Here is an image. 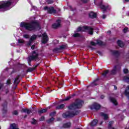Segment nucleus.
Segmentation results:
<instances>
[{
  "mask_svg": "<svg viewBox=\"0 0 129 129\" xmlns=\"http://www.w3.org/2000/svg\"><path fill=\"white\" fill-rule=\"evenodd\" d=\"M108 73V70H107V71H105V72H104V73L103 74V75L105 76V75H106V74H107Z\"/></svg>",
  "mask_w": 129,
  "mask_h": 129,
  "instance_id": "obj_43",
  "label": "nucleus"
},
{
  "mask_svg": "<svg viewBox=\"0 0 129 129\" xmlns=\"http://www.w3.org/2000/svg\"><path fill=\"white\" fill-rule=\"evenodd\" d=\"M67 48V45H62L59 46L58 48H55L53 50V52L55 53H59L62 52V50H64V49Z\"/></svg>",
  "mask_w": 129,
  "mask_h": 129,
  "instance_id": "obj_6",
  "label": "nucleus"
},
{
  "mask_svg": "<svg viewBox=\"0 0 129 129\" xmlns=\"http://www.w3.org/2000/svg\"><path fill=\"white\" fill-rule=\"evenodd\" d=\"M117 71H119V67L115 66L111 71V74L114 75V74H116Z\"/></svg>",
  "mask_w": 129,
  "mask_h": 129,
  "instance_id": "obj_12",
  "label": "nucleus"
},
{
  "mask_svg": "<svg viewBox=\"0 0 129 129\" xmlns=\"http://www.w3.org/2000/svg\"><path fill=\"white\" fill-rule=\"evenodd\" d=\"M10 129H19V127L16 123H13L10 125Z\"/></svg>",
  "mask_w": 129,
  "mask_h": 129,
  "instance_id": "obj_20",
  "label": "nucleus"
},
{
  "mask_svg": "<svg viewBox=\"0 0 129 129\" xmlns=\"http://www.w3.org/2000/svg\"><path fill=\"white\" fill-rule=\"evenodd\" d=\"M27 117V116H25L24 117Z\"/></svg>",
  "mask_w": 129,
  "mask_h": 129,
  "instance_id": "obj_61",
  "label": "nucleus"
},
{
  "mask_svg": "<svg viewBox=\"0 0 129 129\" xmlns=\"http://www.w3.org/2000/svg\"><path fill=\"white\" fill-rule=\"evenodd\" d=\"M57 121L61 120V118H57Z\"/></svg>",
  "mask_w": 129,
  "mask_h": 129,
  "instance_id": "obj_51",
  "label": "nucleus"
},
{
  "mask_svg": "<svg viewBox=\"0 0 129 129\" xmlns=\"http://www.w3.org/2000/svg\"><path fill=\"white\" fill-rule=\"evenodd\" d=\"M3 86H4V84H0V89H2V88L3 87Z\"/></svg>",
  "mask_w": 129,
  "mask_h": 129,
  "instance_id": "obj_49",
  "label": "nucleus"
},
{
  "mask_svg": "<svg viewBox=\"0 0 129 129\" xmlns=\"http://www.w3.org/2000/svg\"><path fill=\"white\" fill-rule=\"evenodd\" d=\"M32 123L33 124H36V123H37V120H36L35 119H33V121L32 122Z\"/></svg>",
  "mask_w": 129,
  "mask_h": 129,
  "instance_id": "obj_41",
  "label": "nucleus"
},
{
  "mask_svg": "<svg viewBox=\"0 0 129 129\" xmlns=\"http://www.w3.org/2000/svg\"><path fill=\"white\" fill-rule=\"evenodd\" d=\"M78 113H79L78 111H76L75 112L67 111L62 114V117H64V118H67V117H73V116H75V115H77Z\"/></svg>",
  "mask_w": 129,
  "mask_h": 129,
  "instance_id": "obj_5",
  "label": "nucleus"
},
{
  "mask_svg": "<svg viewBox=\"0 0 129 129\" xmlns=\"http://www.w3.org/2000/svg\"><path fill=\"white\" fill-rule=\"evenodd\" d=\"M55 118H54V117H52L51 118L49 119L48 121H47V123H51V122H52V121H53V120H54Z\"/></svg>",
  "mask_w": 129,
  "mask_h": 129,
  "instance_id": "obj_31",
  "label": "nucleus"
},
{
  "mask_svg": "<svg viewBox=\"0 0 129 129\" xmlns=\"http://www.w3.org/2000/svg\"><path fill=\"white\" fill-rule=\"evenodd\" d=\"M44 11H47L48 14H56V10L54 9V7H45L43 8Z\"/></svg>",
  "mask_w": 129,
  "mask_h": 129,
  "instance_id": "obj_7",
  "label": "nucleus"
},
{
  "mask_svg": "<svg viewBox=\"0 0 129 129\" xmlns=\"http://www.w3.org/2000/svg\"><path fill=\"white\" fill-rule=\"evenodd\" d=\"M24 43H25V40H24V39L21 38L18 39V45L19 46H22Z\"/></svg>",
  "mask_w": 129,
  "mask_h": 129,
  "instance_id": "obj_19",
  "label": "nucleus"
},
{
  "mask_svg": "<svg viewBox=\"0 0 129 129\" xmlns=\"http://www.w3.org/2000/svg\"><path fill=\"white\" fill-rule=\"evenodd\" d=\"M100 107L101 106L99 105V104L95 103L91 106V109H96V110H98V109H100Z\"/></svg>",
  "mask_w": 129,
  "mask_h": 129,
  "instance_id": "obj_11",
  "label": "nucleus"
},
{
  "mask_svg": "<svg viewBox=\"0 0 129 129\" xmlns=\"http://www.w3.org/2000/svg\"><path fill=\"white\" fill-rule=\"evenodd\" d=\"M38 53L36 51H33L32 56L29 57V60L32 61V60H38Z\"/></svg>",
  "mask_w": 129,
  "mask_h": 129,
  "instance_id": "obj_8",
  "label": "nucleus"
},
{
  "mask_svg": "<svg viewBox=\"0 0 129 129\" xmlns=\"http://www.w3.org/2000/svg\"><path fill=\"white\" fill-rule=\"evenodd\" d=\"M6 84L7 85H11V84H12V81L11 80V79H8L6 82Z\"/></svg>",
  "mask_w": 129,
  "mask_h": 129,
  "instance_id": "obj_32",
  "label": "nucleus"
},
{
  "mask_svg": "<svg viewBox=\"0 0 129 129\" xmlns=\"http://www.w3.org/2000/svg\"><path fill=\"white\" fill-rule=\"evenodd\" d=\"M96 13H94V12H91L89 14V17L90 18H91V19H95V18H96Z\"/></svg>",
  "mask_w": 129,
  "mask_h": 129,
  "instance_id": "obj_15",
  "label": "nucleus"
},
{
  "mask_svg": "<svg viewBox=\"0 0 129 129\" xmlns=\"http://www.w3.org/2000/svg\"><path fill=\"white\" fill-rule=\"evenodd\" d=\"M24 38H25L26 39H28L29 38V35L28 34H25L23 36Z\"/></svg>",
  "mask_w": 129,
  "mask_h": 129,
  "instance_id": "obj_45",
  "label": "nucleus"
},
{
  "mask_svg": "<svg viewBox=\"0 0 129 129\" xmlns=\"http://www.w3.org/2000/svg\"><path fill=\"white\" fill-rule=\"evenodd\" d=\"M107 33L109 34H111V31H107Z\"/></svg>",
  "mask_w": 129,
  "mask_h": 129,
  "instance_id": "obj_53",
  "label": "nucleus"
},
{
  "mask_svg": "<svg viewBox=\"0 0 129 129\" xmlns=\"http://www.w3.org/2000/svg\"><path fill=\"white\" fill-rule=\"evenodd\" d=\"M117 44L118 46H119L121 48H122V47H123V46H124V44H123L122 41H121L120 40H118L117 42Z\"/></svg>",
  "mask_w": 129,
  "mask_h": 129,
  "instance_id": "obj_21",
  "label": "nucleus"
},
{
  "mask_svg": "<svg viewBox=\"0 0 129 129\" xmlns=\"http://www.w3.org/2000/svg\"><path fill=\"white\" fill-rule=\"evenodd\" d=\"M64 107H65V105L62 104L59 106H56V109H62V108H64Z\"/></svg>",
  "mask_w": 129,
  "mask_h": 129,
  "instance_id": "obj_26",
  "label": "nucleus"
},
{
  "mask_svg": "<svg viewBox=\"0 0 129 129\" xmlns=\"http://www.w3.org/2000/svg\"><path fill=\"white\" fill-rule=\"evenodd\" d=\"M88 31L90 35H93V28L88 26L79 27L77 30V32H85Z\"/></svg>",
  "mask_w": 129,
  "mask_h": 129,
  "instance_id": "obj_3",
  "label": "nucleus"
},
{
  "mask_svg": "<svg viewBox=\"0 0 129 129\" xmlns=\"http://www.w3.org/2000/svg\"><path fill=\"white\" fill-rule=\"evenodd\" d=\"M97 44H98V45H101L103 44V42L100 40H97Z\"/></svg>",
  "mask_w": 129,
  "mask_h": 129,
  "instance_id": "obj_35",
  "label": "nucleus"
},
{
  "mask_svg": "<svg viewBox=\"0 0 129 129\" xmlns=\"http://www.w3.org/2000/svg\"><path fill=\"white\" fill-rule=\"evenodd\" d=\"M45 119V117L44 116H42L41 118L40 119V121H42Z\"/></svg>",
  "mask_w": 129,
  "mask_h": 129,
  "instance_id": "obj_46",
  "label": "nucleus"
},
{
  "mask_svg": "<svg viewBox=\"0 0 129 129\" xmlns=\"http://www.w3.org/2000/svg\"><path fill=\"white\" fill-rule=\"evenodd\" d=\"M104 97V95H102V96H101V98H103Z\"/></svg>",
  "mask_w": 129,
  "mask_h": 129,
  "instance_id": "obj_55",
  "label": "nucleus"
},
{
  "mask_svg": "<svg viewBox=\"0 0 129 129\" xmlns=\"http://www.w3.org/2000/svg\"><path fill=\"white\" fill-rule=\"evenodd\" d=\"M47 109H43L38 111L39 113H44V112H47Z\"/></svg>",
  "mask_w": 129,
  "mask_h": 129,
  "instance_id": "obj_28",
  "label": "nucleus"
},
{
  "mask_svg": "<svg viewBox=\"0 0 129 129\" xmlns=\"http://www.w3.org/2000/svg\"><path fill=\"white\" fill-rule=\"evenodd\" d=\"M9 93V90H6V93Z\"/></svg>",
  "mask_w": 129,
  "mask_h": 129,
  "instance_id": "obj_57",
  "label": "nucleus"
},
{
  "mask_svg": "<svg viewBox=\"0 0 129 129\" xmlns=\"http://www.w3.org/2000/svg\"><path fill=\"white\" fill-rule=\"evenodd\" d=\"M128 30V28L127 27H125L123 29V33H126L127 32V30Z\"/></svg>",
  "mask_w": 129,
  "mask_h": 129,
  "instance_id": "obj_38",
  "label": "nucleus"
},
{
  "mask_svg": "<svg viewBox=\"0 0 129 129\" xmlns=\"http://www.w3.org/2000/svg\"><path fill=\"white\" fill-rule=\"evenodd\" d=\"M124 94L126 96L128 97L129 96V86H127L126 89L125 90Z\"/></svg>",
  "mask_w": 129,
  "mask_h": 129,
  "instance_id": "obj_22",
  "label": "nucleus"
},
{
  "mask_svg": "<svg viewBox=\"0 0 129 129\" xmlns=\"http://www.w3.org/2000/svg\"><path fill=\"white\" fill-rule=\"evenodd\" d=\"M49 39L48 38V35L46 33L42 34V40L41 41L42 44H46L48 42Z\"/></svg>",
  "mask_w": 129,
  "mask_h": 129,
  "instance_id": "obj_10",
  "label": "nucleus"
},
{
  "mask_svg": "<svg viewBox=\"0 0 129 129\" xmlns=\"http://www.w3.org/2000/svg\"><path fill=\"white\" fill-rule=\"evenodd\" d=\"M91 45H92V46H96V43H95L94 42L91 41Z\"/></svg>",
  "mask_w": 129,
  "mask_h": 129,
  "instance_id": "obj_42",
  "label": "nucleus"
},
{
  "mask_svg": "<svg viewBox=\"0 0 129 129\" xmlns=\"http://www.w3.org/2000/svg\"><path fill=\"white\" fill-rule=\"evenodd\" d=\"M97 119H95L90 123V124L91 126H95V125H96V124H97Z\"/></svg>",
  "mask_w": 129,
  "mask_h": 129,
  "instance_id": "obj_18",
  "label": "nucleus"
},
{
  "mask_svg": "<svg viewBox=\"0 0 129 129\" xmlns=\"http://www.w3.org/2000/svg\"><path fill=\"white\" fill-rule=\"evenodd\" d=\"M97 79H96V80L94 81V83H92V86H96V85H97V84L96 83H95L97 81Z\"/></svg>",
  "mask_w": 129,
  "mask_h": 129,
  "instance_id": "obj_37",
  "label": "nucleus"
},
{
  "mask_svg": "<svg viewBox=\"0 0 129 129\" xmlns=\"http://www.w3.org/2000/svg\"><path fill=\"white\" fill-rule=\"evenodd\" d=\"M123 73L125 74H126V73H128V70L126 69H124L123 70Z\"/></svg>",
  "mask_w": 129,
  "mask_h": 129,
  "instance_id": "obj_40",
  "label": "nucleus"
},
{
  "mask_svg": "<svg viewBox=\"0 0 129 129\" xmlns=\"http://www.w3.org/2000/svg\"><path fill=\"white\" fill-rule=\"evenodd\" d=\"M106 18V15H103L102 16V18L103 19H105Z\"/></svg>",
  "mask_w": 129,
  "mask_h": 129,
  "instance_id": "obj_50",
  "label": "nucleus"
},
{
  "mask_svg": "<svg viewBox=\"0 0 129 129\" xmlns=\"http://www.w3.org/2000/svg\"><path fill=\"white\" fill-rule=\"evenodd\" d=\"M46 2L48 4V5H51V4H53V3H54V1L52 0H47Z\"/></svg>",
  "mask_w": 129,
  "mask_h": 129,
  "instance_id": "obj_33",
  "label": "nucleus"
},
{
  "mask_svg": "<svg viewBox=\"0 0 129 129\" xmlns=\"http://www.w3.org/2000/svg\"><path fill=\"white\" fill-rule=\"evenodd\" d=\"M0 100H1V98H0Z\"/></svg>",
  "mask_w": 129,
  "mask_h": 129,
  "instance_id": "obj_63",
  "label": "nucleus"
},
{
  "mask_svg": "<svg viewBox=\"0 0 129 129\" xmlns=\"http://www.w3.org/2000/svg\"><path fill=\"white\" fill-rule=\"evenodd\" d=\"M31 49H32V50H34V49H35V45H32V46H31Z\"/></svg>",
  "mask_w": 129,
  "mask_h": 129,
  "instance_id": "obj_48",
  "label": "nucleus"
},
{
  "mask_svg": "<svg viewBox=\"0 0 129 129\" xmlns=\"http://www.w3.org/2000/svg\"><path fill=\"white\" fill-rule=\"evenodd\" d=\"M110 100L112 102V103H114L115 105H117V102L116 101V100L114 99V98H110Z\"/></svg>",
  "mask_w": 129,
  "mask_h": 129,
  "instance_id": "obj_24",
  "label": "nucleus"
},
{
  "mask_svg": "<svg viewBox=\"0 0 129 129\" xmlns=\"http://www.w3.org/2000/svg\"><path fill=\"white\" fill-rule=\"evenodd\" d=\"M69 8L71 9V10L73 11V10H72V7L69 6Z\"/></svg>",
  "mask_w": 129,
  "mask_h": 129,
  "instance_id": "obj_52",
  "label": "nucleus"
},
{
  "mask_svg": "<svg viewBox=\"0 0 129 129\" xmlns=\"http://www.w3.org/2000/svg\"><path fill=\"white\" fill-rule=\"evenodd\" d=\"M112 53L113 54V55H119V52L116 50L112 51Z\"/></svg>",
  "mask_w": 129,
  "mask_h": 129,
  "instance_id": "obj_27",
  "label": "nucleus"
},
{
  "mask_svg": "<svg viewBox=\"0 0 129 129\" xmlns=\"http://www.w3.org/2000/svg\"><path fill=\"white\" fill-rule=\"evenodd\" d=\"M100 115L102 116V117H103L104 119L105 120H106L108 118V114H105L103 112H101L100 113Z\"/></svg>",
  "mask_w": 129,
  "mask_h": 129,
  "instance_id": "obj_14",
  "label": "nucleus"
},
{
  "mask_svg": "<svg viewBox=\"0 0 129 129\" xmlns=\"http://www.w3.org/2000/svg\"><path fill=\"white\" fill-rule=\"evenodd\" d=\"M55 114H56V112H55V111H53L50 113V116H54Z\"/></svg>",
  "mask_w": 129,
  "mask_h": 129,
  "instance_id": "obj_39",
  "label": "nucleus"
},
{
  "mask_svg": "<svg viewBox=\"0 0 129 129\" xmlns=\"http://www.w3.org/2000/svg\"><path fill=\"white\" fill-rule=\"evenodd\" d=\"M82 2L85 4H86V3L88 2V0H82Z\"/></svg>",
  "mask_w": 129,
  "mask_h": 129,
  "instance_id": "obj_47",
  "label": "nucleus"
},
{
  "mask_svg": "<svg viewBox=\"0 0 129 129\" xmlns=\"http://www.w3.org/2000/svg\"><path fill=\"white\" fill-rule=\"evenodd\" d=\"M102 123V122L101 123V124Z\"/></svg>",
  "mask_w": 129,
  "mask_h": 129,
  "instance_id": "obj_62",
  "label": "nucleus"
},
{
  "mask_svg": "<svg viewBox=\"0 0 129 129\" xmlns=\"http://www.w3.org/2000/svg\"><path fill=\"white\" fill-rule=\"evenodd\" d=\"M124 2H125L127 3V2H129V0H124Z\"/></svg>",
  "mask_w": 129,
  "mask_h": 129,
  "instance_id": "obj_56",
  "label": "nucleus"
},
{
  "mask_svg": "<svg viewBox=\"0 0 129 129\" xmlns=\"http://www.w3.org/2000/svg\"><path fill=\"white\" fill-rule=\"evenodd\" d=\"M71 126V123L68 122L63 124V127L64 128L70 127Z\"/></svg>",
  "mask_w": 129,
  "mask_h": 129,
  "instance_id": "obj_25",
  "label": "nucleus"
},
{
  "mask_svg": "<svg viewBox=\"0 0 129 129\" xmlns=\"http://www.w3.org/2000/svg\"><path fill=\"white\" fill-rule=\"evenodd\" d=\"M114 89L115 90H116V89H117V87H116V86H114Z\"/></svg>",
  "mask_w": 129,
  "mask_h": 129,
  "instance_id": "obj_54",
  "label": "nucleus"
},
{
  "mask_svg": "<svg viewBox=\"0 0 129 129\" xmlns=\"http://www.w3.org/2000/svg\"><path fill=\"white\" fill-rule=\"evenodd\" d=\"M60 27H61V20L60 19L57 20L56 22L52 24V28H53V29H57V28Z\"/></svg>",
  "mask_w": 129,
  "mask_h": 129,
  "instance_id": "obj_9",
  "label": "nucleus"
},
{
  "mask_svg": "<svg viewBox=\"0 0 129 129\" xmlns=\"http://www.w3.org/2000/svg\"><path fill=\"white\" fill-rule=\"evenodd\" d=\"M39 66V63L37 64V65L35 66L34 68H31L27 70V72H33L34 70H35L37 67Z\"/></svg>",
  "mask_w": 129,
  "mask_h": 129,
  "instance_id": "obj_16",
  "label": "nucleus"
},
{
  "mask_svg": "<svg viewBox=\"0 0 129 129\" xmlns=\"http://www.w3.org/2000/svg\"><path fill=\"white\" fill-rule=\"evenodd\" d=\"M12 114H14V115H18L19 114V111L17 110H14L12 112Z\"/></svg>",
  "mask_w": 129,
  "mask_h": 129,
  "instance_id": "obj_30",
  "label": "nucleus"
},
{
  "mask_svg": "<svg viewBox=\"0 0 129 129\" xmlns=\"http://www.w3.org/2000/svg\"><path fill=\"white\" fill-rule=\"evenodd\" d=\"M124 81L125 82H129V77H124Z\"/></svg>",
  "mask_w": 129,
  "mask_h": 129,
  "instance_id": "obj_29",
  "label": "nucleus"
},
{
  "mask_svg": "<svg viewBox=\"0 0 129 129\" xmlns=\"http://www.w3.org/2000/svg\"><path fill=\"white\" fill-rule=\"evenodd\" d=\"M60 85H62V84H60Z\"/></svg>",
  "mask_w": 129,
  "mask_h": 129,
  "instance_id": "obj_60",
  "label": "nucleus"
},
{
  "mask_svg": "<svg viewBox=\"0 0 129 129\" xmlns=\"http://www.w3.org/2000/svg\"><path fill=\"white\" fill-rule=\"evenodd\" d=\"M82 101H79V102H76L69 106V109H77V108H80L82 106Z\"/></svg>",
  "mask_w": 129,
  "mask_h": 129,
  "instance_id": "obj_4",
  "label": "nucleus"
},
{
  "mask_svg": "<svg viewBox=\"0 0 129 129\" xmlns=\"http://www.w3.org/2000/svg\"><path fill=\"white\" fill-rule=\"evenodd\" d=\"M39 24L36 21H32L30 23H26L22 22L20 24V27L22 28H25L26 30L28 31H33L36 29V27L38 26Z\"/></svg>",
  "mask_w": 129,
  "mask_h": 129,
  "instance_id": "obj_1",
  "label": "nucleus"
},
{
  "mask_svg": "<svg viewBox=\"0 0 129 129\" xmlns=\"http://www.w3.org/2000/svg\"><path fill=\"white\" fill-rule=\"evenodd\" d=\"M15 3L14 0H9L6 3H2L0 5V10H4L5 11H8L10 10V7Z\"/></svg>",
  "mask_w": 129,
  "mask_h": 129,
  "instance_id": "obj_2",
  "label": "nucleus"
},
{
  "mask_svg": "<svg viewBox=\"0 0 129 129\" xmlns=\"http://www.w3.org/2000/svg\"><path fill=\"white\" fill-rule=\"evenodd\" d=\"M29 66H31V64H30V63H29Z\"/></svg>",
  "mask_w": 129,
  "mask_h": 129,
  "instance_id": "obj_59",
  "label": "nucleus"
},
{
  "mask_svg": "<svg viewBox=\"0 0 129 129\" xmlns=\"http://www.w3.org/2000/svg\"><path fill=\"white\" fill-rule=\"evenodd\" d=\"M100 9L103 10V13H104L105 12V11H106V10L107 9V8H108V6H105L102 4H101L100 5Z\"/></svg>",
  "mask_w": 129,
  "mask_h": 129,
  "instance_id": "obj_17",
  "label": "nucleus"
},
{
  "mask_svg": "<svg viewBox=\"0 0 129 129\" xmlns=\"http://www.w3.org/2000/svg\"><path fill=\"white\" fill-rule=\"evenodd\" d=\"M37 38V35H33L31 38L29 42V43H28V46H31V45H32V43L33 42V41H34V40H36V39Z\"/></svg>",
  "mask_w": 129,
  "mask_h": 129,
  "instance_id": "obj_13",
  "label": "nucleus"
},
{
  "mask_svg": "<svg viewBox=\"0 0 129 129\" xmlns=\"http://www.w3.org/2000/svg\"><path fill=\"white\" fill-rule=\"evenodd\" d=\"M73 36L75 38H76L77 37H80V34H79V33H75V34H73Z\"/></svg>",
  "mask_w": 129,
  "mask_h": 129,
  "instance_id": "obj_36",
  "label": "nucleus"
},
{
  "mask_svg": "<svg viewBox=\"0 0 129 129\" xmlns=\"http://www.w3.org/2000/svg\"><path fill=\"white\" fill-rule=\"evenodd\" d=\"M19 82H20V81H19V78L15 79V80L14 81L15 84H19Z\"/></svg>",
  "mask_w": 129,
  "mask_h": 129,
  "instance_id": "obj_34",
  "label": "nucleus"
},
{
  "mask_svg": "<svg viewBox=\"0 0 129 129\" xmlns=\"http://www.w3.org/2000/svg\"><path fill=\"white\" fill-rule=\"evenodd\" d=\"M70 98H71V97H67L66 98H65L64 99V100L65 101H67V100H69V99H70Z\"/></svg>",
  "mask_w": 129,
  "mask_h": 129,
  "instance_id": "obj_44",
  "label": "nucleus"
},
{
  "mask_svg": "<svg viewBox=\"0 0 129 129\" xmlns=\"http://www.w3.org/2000/svg\"><path fill=\"white\" fill-rule=\"evenodd\" d=\"M22 111L23 112H26L28 114H30L32 112V110L28 109H23Z\"/></svg>",
  "mask_w": 129,
  "mask_h": 129,
  "instance_id": "obj_23",
  "label": "nucleus"
},
{
  "mask_svg": "<svg viewBox=\"0 0 129 129\" xmlns=\"http://www.w3.org/2000/svg\"><path fill=\"white\" fill-rule=\"evenodd\" d=\"M77 129H82V128H77Z\"/></svg>",
  "mask_w": 129,
  "mask_h": 129,
  "instance_id": "obj_58",
  "label": "nucleus"
}]
</instances>
